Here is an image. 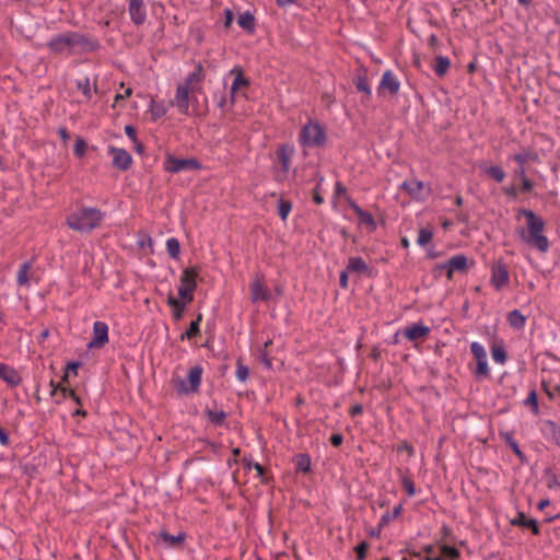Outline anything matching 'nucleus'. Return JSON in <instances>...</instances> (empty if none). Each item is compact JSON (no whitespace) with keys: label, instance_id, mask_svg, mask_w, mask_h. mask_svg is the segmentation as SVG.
<instances>
[{"label":"nucleus","instance_id":"obj_48","mask_svg":"<svg viewBox=\"0 0 560 560\" xmlns=\"http://www.w3.org/2000/svg\"><path fill=\"white\" fill-rule=\"evenodd\" d=\"M235 374H236V377L238 381L245 382L248 378L249 370L246 365H244L240 361H237Z\"/></svg>","mask_w":560,"mask_h":560},{"label":"nucleus","instance_id":"obj_35","mask_svg":"<svg viewBox=\"0 0 560 560\" xmlns=\"http://www.w3.org/2000/svg\"><path fill=\"white\" fill-rule=\"evenodd\" d=\"M491 355L495 363L503 365L506 362V351L504 346L494 345L491 348Z\"/></svg>","mask_w":560,"mask_h":560},{"label":"nucleus","instance_id":"obj_61","mask_svg":"<svg viewBox=\"0 0 560 560\" xmlns=\"http://www.w3.org/2000/svg\"><path fill=\"white\" fill-rule=\"evenodd\" d=\"M557 486H559L557 477L555 475H550L548 480H547V487L551 489V488H555Z\"/></svg>","mask_w":560,"mask_h":560},{"label":"nucleus","instance_id":"obj_7","mask_svg":"<svg viewBox=\"0 0 560 560\" xmlns=\"http://www.w3.org/2000/svg\"><path fill=\"white\" fill-rule=\"evenodd\" d=\"M201 164L196 159H177L168 154L164 161V170L168 173H179L185 170H200Z\"/></svg>","mask_w":560,"mask_h":560},{"label":"nucleus","instance_id":"obj_43","mask_svg":"<svg viewBox=\"0 0 560 560\" xmlns=\"http://www.w3.org/2000/svg\"><path fill=\"white\" fill-rule=\"evenodd\" d=\"M208 419L215 424H221L225 420V412L222 410H208Z\"/></svg>","mask_w":560,"mask_h":560},{"label":"nucleus","instance_id":"obj_19","mask_svg":"<svg viewBox=\"0 0 560 560\" xmlns=\"http://www.w3.org/2000/svg\"><path fill=\"white\" fill-rule=\"evenodd\" d=\"M404 187L409 192L410 196L415 198H424L429 194V188L420 180H409L404 183Z\"/></svg>","mask_w":560,"mask_h":560},{"label":"nucleus","instance_id":"obj_58","mask_svg":"<svg viewBox=\"0 0 560 560\" xmlns=\"http://www.w3.org/2000/svg\"><path fill=\"white\" fill-rule=\"evenodd\" d=\"M260 362L267 368V369H271L272 366V363H271V360L270 358L267 355V353H262L260 355Z\"/></svg>","mask_w":560,"mask_h":560},{"label":"nucleus","instance_id":"obj_33","mask_svg":"<svg viewBox=\"0 0 560 560\" xmlns=\"http://www.w3.org/2000/svg\"><path fill=\"white\" fill-rule=\"evenodd\" d=\"M237 24L242 28L253 32L255 28V19L250 12L246 11L238 16Z\"/></svg>","mask_w":560,"mask_h":560},{"label":"nucleus","instance_id":"obj_46","mask_svg":"<svg viewBox=\"0 0 560 560\" xmlns=\"http://www.w3.org/2000/svg\"><path fill=\"white\" fill-rule=\"evenodd\" d=\"M88 149V143L82 138H77L73 152L78 158H83Z\"/></svg>","mask_w":560,"mask_h":560},{"label":"nucleus","instance_id":"obj_56","mask_svg":"<svg viewBox=\"0 0 560 560\" xmlns=\"http://www.w3.org/2000/svg\"><path fill=\"white\" fill-rule=\"evenodd\" d=\"M131 94H132V90H131V88H127V89L124 91V93H121V94H116V96H115V102H118V101H120V100H125V98L129 97Z\"/></svg>","mask_w":560,"mask_h":560},{"label":"nucleus","instance_id":"obj_21","mask_svg":"<svg viewBox=\"0 0 560 560\" xmlns=\"http://www.w3.org/2000/svg\"><path fill=\"white\" fill-rule=\"evenodd\" d=\"M160 538L162 539L166 548H175L180 547L184 544L186 539V534L184 532H179L176 535H172L168 534L167 532L162 530L160 533Z\"/></svg>","mask_w":560,"mask_h":560},{"label":"nucleus","instance_id":"obj_63","mask_svg":"<svg viewBox=\"0 0 560 560\" xmlns=\"http://www.w3.org/2000/svg\"><path fill=\"white\" fill-rule=\"evenodd\" d=\"M503 190L509 196H512V197L516 196V189L514 186L504 187Z\"/></svg>","mask_w":560,"mask_h":560},{"label":"nucleus","instance_id":"obj_40","mask_svg":"<svg viewBox=\"0 0 560 560\" xmlns=\"http://www.w3.org/2000/svg\"><path fill=\"white\" fill-rule=\"evenodd\" d=\"M355 86L358 91L363 92L366 96H371V86L365 77H358L355 81Z\"/></svg>","mask_w":560,"mask_h":560},{"label":"nucleus","instance_id":"obj_53","mask_svg":"<svg viewBox=\"0 0 560 560\" xmlns=\"http://www.w3.org/2000/svg\"><path fill=\"white\" fill-rule=\"evenodd\" d=\"M125 133L128 136V138L137 143L138 139H137V132H136V129L131 126V125H127L125 126Z\"/></svg>","mask_w":560,"mask_h":560},{"label":"nucleus","instance_id":"obj_37","mask_svg":"<svg viewBox=\"0 0 560 560\" xmlns=\"http://www.w3.org/2000/svg\"><path fill=\"white\" fill-rule=\"evenodd\" d=\"M470 351L475 357L476 361H483L488 359L485 347L478 341H474L470 343Z\"/></svg>","mask_w":560,"mask_h":560},{"label":"nucleus","instance_id":"obj_29","mask_svg":"<svg viewBox=\"0 0 560 560\" xmlns=\"http://www.w3.org/2000/svg\"><path fill=\"white\" fill-rule=\"evenodd\" d=\"M148 112L152 120H158L166 114L167 109L163 102H155L154 100H151Z\"/></svg>","mask_w":560,"mask_h":560},{"label":"nucleus","instance_id":"obj_54","mask_svg":"<svg viewBox=\"0 0 560 560\" xmlns=\"http://www.w3.org/2000/svg\"><path fill=\"white\" fill-rule=\"evenodd\" d=\"M350 271H348V269L346 268V270L341 271L340 272V278H339V283H340V287L341 288H347L348 287V273Z\"/></svg>","mask_w":560,"mask_h":560},{"label":"nucleus","instance_id":"obj_6","mask_svg":"<svg viewBox=\"0 0 560 560\" xmlns=\"http://www.w3.org/2000/svg\"><path fill=\"white\" fill-rule=\"evenodd\" d=\"M202 380V368L196 365L188 371L186 378H177L175 388L179 395L195 394L199 390Z\"/></svg>","mask_w":560,"mask_h":560},{"label":"nucleus","instance_id":"obj_31","mask_svg":"<svg viewBox=\"0 0 560 560\" xmlns=\"http://www.w3.org/2000/svg\"><path fill=\"white\" fill-rule=\"evenodd\" d=\"M508 323L513 328L522 329L525 326L526 317L518 310H514L508 314Z\"/></svg>","mask_w":560,"mask_h":560},{"label":"nucleus","instance_id":"obj_16","mask_svg":"<svg viewBox=\"0 0 560 560\" xmlns=\"http://www.w3.org/2000/svg\"><path fill=\"white\" fill-rule=\"evenodd\" d=\"M0 380L11 387H16L22 383V376L12 366L0 362Z\"/></svg>","mask_w":560,"mask_h":560},{"label":"nucleus","instance_id":"obj_1","mask_svg":"<svg viewBox=\"0 0 560 560\" xmlns=\"http://www.w3.org/2000/svg\"><path fill=\"white\" fill-rule=\"evenodd\" d=\"M520 214L526 218L527 230H522L520 236L529 246L537 248L541 253L549 249V241L544 234L545 222L534 211L529 209H521Z\"/></svg>","mask_w":560,"mask_h":560},{"label":"nucleus","instance_id":"obj_38","mask_svg":"<svg viewBox=\"0 0 560 560\" xmlns=\"http://www.w3.org/2000/svg\"><path fill=\"white\" fill-rule=\"evenodd\" d=\"M201 322V315L199 314L196 320H192L189 325V328L186 330V332L182 336V338L191 339L195 336L199 334V325Z\"/></svg>","mask_w":560,"mask_h":560},{"label":"nucleus","instance_id":"obj_62","mask_svg":"<svg viewBox=\"0 0 560 560\" xmlns=\"http://www.w3.org/2000/svg\"><path fill=\"white\" fill-rule=\"evenodd\" d=\"M9 441V435L0 428V444L7 446Z\"/></svg>","mask_w":560,"mask_h":560},{"label":"nucleus","instance_id":"obj_14","mask_svg":"<svg viewBox=\"0 0 560 560\" xmlns=\"http://www.w3.org/2000/svg\"><path fill=\"white\" fill-rule=\"evenodd\" d=\"M194 92L195 91L191 89H188L180 84L177 85L173 105L177 108V110L180 114H184V115L189 114L190 94Z\"/></svg>","mask_w":560,"mask_h":560},{"label":"nucleus","instance_id":"obj_17","mask_svg":"<svg viewBox=\"0 0 560 560\" xmlns=\"http://www.w3.org/2000/svg\"><path fill=\"white\" fill-rule=\"evenodd\" d=\"M467 267V257L463 254L451 257L446 262L441 265V268L447 270V278L452 279L455 271L465 270Z\"/></svg>","mask_w":560,"mask_h":560},{"label":"nucleus","instance_id":"obj_20","mask_svg":"<svg viewBox=\"0 0 560 560\" xmlns=\"http://www.w3.org/2000/svg\"><path fill=\"white\" fill-rule=\"evenodd\" d=\"M202 66L198 63L194 71L188 73L185 81L180 83V85L197 91L199 89V84L202 82Z\"/></svg>","mask_w":560,"mask_h":560},{"label":"nucleus","instance_id":"obj_55","mask_svg":"<svg viewBox=\"0 0 560 560\" xmlns=\"http://www.w3.org/2000/svg\"><path fill=\"white\" fill-rule=\"evenodd\" d=\"M534 187V184L530 179H528L527 177H524V179H522V189L524 191H530Z\"/></svg>","mask_w":560,"mask_h":560},{"label":"nucleus","instance_id":"obj_49","mask_svg":"<svg viewBox=\"0 0 560 560\" xmlns=\"http://www.w3.org/2000/svg\"><path fill=\"white\" fill-rule=\"evenodd\" d=\"M490 373L488 359L483 361H477L476 375L488 376Z\"/></svg>","mask_w":560,"mask_h":560},{"label":"nucleus","instance_id":"obj_47","mask_svg":"<svg viewBox=\"0 0 560 560\" xmlns=\"http://www.w3.org/2000/svg\"><path fill=\"white\" fill-rule=\"evenodd\" d=\"M401 511H402L401 503L395 505L392 513H386V514L382 515V518H381L382 523H389L392 520L398 517L401 514Z\"/></svg>","mask_w":560,"mask_h":560},{"label":"nucleus","instance_id":"obj_32","mask_svg":"<svg viewBox=\"0 0 560 560\" xmlns=\"http://www.w3.org/2000/svg\"><path fill=\"white\" fill-rule=\"evenodd\" d=\"M451 66V61L445 56H438L435 58L434 72L438 77L442 78L446 74Z\"/></svg>","mask_w":560,"mask_h":560},{"label":"nucleus","instance_id":"obj_30","mask_svg":"<svg viewBox=\"0 0 560 560\" xmlns=\"http://www.w3.org/2000/svg\"><path fill=\"white\" fill-rule=\"evenodd\" d=\"M32 268V264L30 261H25L21 265L18 275L16 282L21 287H26L30 283V270Z\"/></svg>","mask_w":560,"mask_h":560},{"label":"nucleus","instance_id":"obj_45","mask_svg":"<svg viewBox=\"0 0 560 560\" xmlns=\"http://www.w3.org/2000/svg\"><path fill=\"white\" fill-rule=\"evenodd\" d=\"M50 385L52 386L51 395H55V393L58 389H60L63 397H67L69 395L77 404H81L80 398L75 395L73 390H68L66 387H60L59 385L55 386L54 382H51Z\"/></svg>","mask_w":560,"mask_h":560},{"label":"nucleus","instance_id":"obj_50","mask_svg":"<svg viewBox=\"0 0 560 560\" xmlns=\"http://www.w3.org/2000/svg\"><path fill=\"white\" fill-rule=\"evenodd\" d=\"M529 159H532L530 152H523V153L515 154L513 156V160L518 164V166H525V164L527 163V161Z\"/></svg>","mask_w":560,"mask_h":560},{"label":"nucleus","instance_id":"obj_42","mask_svg":"<svg viewBox=\"0 0 560 560\" xmlns=\"http://www.w3.org/2000/svg\"><path fill=\"white\" fill-rule=\"evenodd\" d=\"M432 237L433 233L430 230L421 229L418 234L417 243L420 246H425L432 241Z\"/></svg>","mask_w":560,"mask_h":560},{"label":"nucleus","instance_id":"obj_39","mask_svg":"<svg viewBox=\"0 0 560 560\" xmlns=\"http://www.w3.org/2000/svg\"><path fill=\"white\" fill-rule=\"evenodd\" d=\"M296 468L301 471H308L311 469V458L306 454H300L296 457Z\"/></svg>","mask_w":560,"mask_h":560},{"label":"nucleus","instance_id":"obj_44","mask_svg":"<svg viewBox=\"0 0 560 560\" xmlns=\"http://www.w3.org/2000/svg\"><path fill=\"white\" fill-rule=\"evenodd\" d=\"M291 209H292L291 202L285 201V200H280L278 202V213L283 221L287 220L288 215L291 212Z\"/></svg>","mask_w":560,"mask_h":560},{"label":"nucleus","instance_id":"obj_25","mask_svg":"<svg viewBox=\"0 0 560 560\" xmlns=\"http://www.w3.org/2000/svg\"><path fill=\"white\" fill-rule=\"evenodd\" d=\"M459 551L451 546L443 545L439 557H425V560H457Z\"/></svg>","mask_w":560,"mask_h":560},{"label":"nucleus","instance_id":"obj_52","mask_svg":"<svg viewBox=\"0 0 560 560\" xmlns=\"http://www.w3.org/2000/svg\"><path fill=\"white\" fill-rule=\"evenodd\" d=\"M406 491H407V494L409 497H412L416 494V488H415V485L412 482L411 479L407 478V477H404L402 480H401Z\"/></svg>","mask_w":560,"mask_h":560},{"label":"nucleus","instance_id":"obj_26","mask_svg":"<svg viewBox=\"0 0 560 560\" xmlns=\"http://www.w3.org/2000/svg\"><path fill=\"white\" fill-rule=\"evenodd\" d=\"M77 89L90 101L93 97L94 92L97 91L96 84H92L89 78L78 80L75 82Z\"/></svg>","mask_w":560,"mask_h":560},{"label":"nucleus","instance_id":"obj_51","mask_svg":"<svg viewBox=\"0 0 560 560\" xmlns=\"http://www.w3.org/2000/svg\"><path fill=\"white\" fill-rule=\"evenodd\" d=\"M368 547H369V545H368L366 541H362L361 544H359L355 547V552H357V556H358V560H364L365 559Z\"/></svg>","mask_w":560,"mask_h":560},{"label":"nucleus","instance_id":"obj_57","mask_svg":"<svg viewBox=\"0 0 560 560\" xmlns=\"http://www.w3.org/2000/svg\"><path fill=\"white\" fill-rule=\"evenodd\" d=\"M343 441V438L341 434H332L330 436V443L334 445V446H339Z\"/></svg>","mask_w":560,"mask_h":560},{"label":"nucleus","instance_id":"obj_22","mask_svg":"<svg viewBox=\"0 0 560 560\" xmlns=\"http://www.w3.org/2000/svg\"><path fill=\"white\" fill-rule=\"evenodd\" d=\"M352 208L361 224H364L371 232L376 230V222L370 212L364 211L358 205H353Z\"/></svg>","mask_w":560,"mask_h":560},{"label":"nucleus","instance_id":"obj_2","mask_svg":"<svg viewBox=\"0 0 560 560\" xmlns=\"http://www.w3.org/2000/svg\"><path fill=\"white\" fill-rule=\"evenodd\" d=\"M104 220V213L93 207H82L67 217L68 226L81 233L91 232L98 228Z\"/></svg>","mask_w":560,"mask_h":560},{"label":"nucleus","instance_id":"obj_59","mask_svg":"<svg viewBox=\"0 0 560 560\" xmlns=\"http://www.w3.org/2000/svg\"><path fill=\"white\" fill-rule=\"evenodd\" d=\"M58 135L63 142H67L70 139V135L66 128H59Z\"/></svg>","mask_w":560,"mask_h":560},{"label":"nucleus","instance_id":"obj_23","mask_svg":"<svg viewBox=\"0 0 560 560\" xmlns=\"http://www.w3.org/2000/svg\"><path fill=\"white\" fill-rule=\"evenodd\" d=\"M294 149L292 145L284 144L278 150V158L280 160L282 170L284 172H289L291 167V159L293 155Z\"/></svg>","mask_w":560,"mask_h":560},{"label":"nucleus","instance_id":"obj_9","mask_svg":"<svg viewBox=\"0 0 560 560\" xmlns=\"http://www.w3.org/2000/svg\"><path fill=\"white\" fill-rule=\"evenodd\" d=\"M400 82L392 70H386L377 86L378 95H396L399 92Z\"/></svg>","mask_w":560,"mask_h":560},{"label":"nucleus","instance_id":"obj_18","mask_svg":"<svg viewBox=\"0 0 560 560\" xmlns=\"http://www.w3.org/2000/svg\"><path fill=\"white\" fill-rule=\"evenodd\" d=\"M128 11H129L130 19L135 24L141 25L144 23V21L147 19V12H145L143 0L130 1Z\"/></svg>","mask_w":560,"mask_h":560},{"label":"nucleus","instance_id":"obj_4","mask_svg":"<svg viewBox=\"0 0 560 560\" xmlns=\"http://www.w3.org/2000/svg\"><path fill=\"white\" fill-rule=\"evenodd\" d=\"M86 40L77 33H65L51 38L47 46L51 52L57 55H70L75 48L83 47Z\"/></svg>","mask_w":560,"mask_h":560},{"label":"nucleus","instance_id":"obj_64","mask_svg":"<svg viewBox=\"0 0 560 560\" xmlns=\"http://www.w3.org/2000/svg\"><path fill=\"white\" fill-rule=\"evenodd\" d=\"M549 504H550L549 499H542V500H540V501H539V503H538L537 508H538L540 511H542V510H545Z\"/></svg>","mask_w":560,"mask_h":560},{"label":"nucleus","instance_id":"obj_11","mask_svg":"<svg viewBox=\"0 0 560 560\" xmlns=\"http://www.w3.org/2000/svg\"><path fill=\"white\" fill-rule=\"evenodd\" d=\"M108 153L112 155L114 167L120 171H127L130 168L132 164V156L126 149L110 145L108 147Z\"/></svg>","mask_w":560,"mask_h":560},{"label":"nucleus","instance_id":"obj_5","mask_svg":"<svg viewBox=\"0 0 560 560\" xmlns=\"http://www.w3.org/2000/svg\"><path fill=\"white\" fill-rule=\"evenodd\" d=\"M199 270L197 267L185 268L179 278L178 296L184 302H192L194 293L197 289V277Z\"/></svg>","mask_w":560,"mask_h":560},{"label":"nucleus","instance_id":"obj_27","mask_svg":"<svg viewBox=\"0 0 560 560\" xmlns=\"http://www.w3.org/2000/svg\"><path fill=\"white\" fill-rule=\"evenodd\" d=\"M190 302H184L183 300H178L174 298L172 294L167 298V304L173 308V316L175 319H179L183 316L185 307Z\"/></svg>","mask_w":560,"mask_h":560},{"label":"nucleus","instance_id":"obj_41","mask_svg":"<svg viewBox=\"0 0 560 560\" xmlns=\"http://www.w3.org/2000/svg\"><path fill=\"white\" fill-rule=\"evenodd\" d=\"M525 405H527L532 408V411L534 412V415L539 413V406H538V398H537L536 390H532L528 394V396L525 400Z\"/></svg>","mask_w":560,"mask_h":560},{"label":"nucleus","instance_id":"obj_28","mask_svg":"<svg viewBox=\"0 0 560 560\" xmlns=\"http://www.w3.org/2000/svg\"><path fill=\"white\" fill-rule=\"evenodd\" d=\"M347 269L350 272L365 273L369 271V266L361 257H350Z\"/></svg>","mask_w":560,"mask_h":560},{"label":"nucleus","instance_id":"obj_24","mask_svg":"<svg viewBox=\"0 0 560 560\" xmlns=\"http://www.w3.org/2000/svg\"><path fill=\"white\" fill-rule=\"evenodd\" d=\"M511 524L515 526L528 527L535 535L539 534V527L536 520L527 518L524 513H518V515L511 521Z\"/></svg>","mask_w":560,"mask_h":560},{"label":"nucleus","instance_id":"obj_60","mask_svg":"<svg viewBox=\"0 0 560 560\" xmlns=\"http://www.w3.org/2000/svg\"><path fill=\"white\" fill-rule=\"evenodd\" d=\"M224 14H225V22H224V24H225V26L229 27L232 24V22L234 20V16H233L232 11L229 10V9L225 10Z\"/></svg>","mask_w":560,"mask_h":560},{"label":"nucleus","instance_id":"obj_8","mask_svg":"<svg viewBox=\"0 0 560 560\" xmlns=\"http://www.w3.org/2000/svg\"><path fill=\"white\" fill-rule=\"evenodd\" d=\"M108 325L105 322L96 320L93 324V336L88 343V348H103L108 342Z\"/></svg>","mask_w":560,"mask_h":560},{"label":"nucleus","instance_id":"obj_36","mask_svg":"<svg viewBox=\"0 0 560 560\" xmlns=\"http://www.w3.org/2000/svg\"><path fill=\"white\" fill-rule=\"evenodd\" d=\"M166 249L173 259H178L180 254V245L177 238L171 237L166 241Z\"/></svg>","mask_w":560,"mask_h":560},{"label":"nucleus","instance_id":"obj_15","mask_svg":"<svg viewBox=\"0 0 560 560\" xmlns=\"http://www.w3.org/2000/svg\"><path fill=\"white\" fill-rule=\"evenodd\" d=\"M252 302L267 301L270 296L261 276H256L249 285Z\"/></svg>","mask_w":560,"mask_h":560},{"label":"nucleus","instance_id":"obj_13","mask_svg":"<svg viewBox=\"0 0 560 560\" xmlns=\"http://www.w3.org/2000/svg\"><path fill=\"white\" fill-rule=\"evenodd\" d=\"M229 77H233L232 85L230 88V98L231 103L233 104L238 97V92L242 89L247 88L249 82L245 78L243 70L240 67H234L231 69Z\"/></svg>","mask_w":560,"mask_h":560},{"label":"nucleus","instance_id":"obj_3","mask_svg":"<svg viewBox=\"0 0 560 560\" xmlns=\"http://www.w3.org/2000/svg\"><path fill=\"white\" fill-rule=\"evenodd\" d=\"M298 141L305 149L322 148L327 142L326 129L317 120L310 119L302 126Z\"/></svg>","mask_w":560,"mask_h":560},{"label":"nucleus","instance_id":"obj_34","mask_svg":"<svg viewBox=\"0 0 560 560\" xmlns=\"http://www.w3.org/2000/svg\"><path fill=\"white\" fill-rule=\"evenodd\" d=\"M482 172L488 176L492 177L495 182L501 183L505 177V172L497 165L482 166Z\"/></svg>","mask_w":560,"mask_h":560},{"label":"nucleus","instance_id":"obj_12","mask_svg":"<svg viewBox=\"0 0 560 560\" xmlns=\"http://www.w3.org/2000/svg\"><path fill=\"white\" fill-rule=\"evenodd\" d=\"M431 329L429 326L424 325L423 323L421 322H418V323H413L409 326H406L402 330H401V334L404 335V337L409 340V341H423L427 339V337L429 336Z\"/></svg>","mask_w":560,"mask_h":560},{"label":"nucleus","instance_id":"obj_10","mask_svg":"<svg viewBox=\"0 0 560 560\" xmlns=\"http://www.w3.org/2000/svg\"><path fill=\"white\" fill-rule=\"evenodd\" d=\"M510 282V273L508 267L502 262H495L491 267L490 283L495 290H501Z\"/></svg>","mask_w":560,"mask_h":560}]
</instances>
